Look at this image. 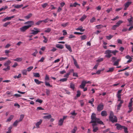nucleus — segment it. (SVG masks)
Masks as SVG:
<instances>
[{
  "label": "nucleus",
  "instance_id": "1",
  "mask_svg": "<svg viewBox=\"0 0 133 133\" xmlns=\"http://www.w3.org/2000/svg\"><path fill=\"white\" fill-rule=\"evenodd\" d=\"M91 118V123H97L99 124L104 125L103 122L101 121L99 118L96 117V115L94 113L92 114Z\"/></svg>",
  "mask_w": 133,
  "mask_h": 133
},
{
  "label": "nucleus",
  "instance_id": "2",
  "mask_svg": "<svg viewBox=\"0 0 133 133\" xmlns=\"http://www.w3.org/2000/svg\"><path fill=\"white\" fill-rule=\"evenodd\" d=\"M109 120L113 123L117 122V118L115 116H114V113L112 111L110 112Z\"/></svg>",
  "mask_w": 133,
  "mask_h": 133
},
{
  "label": "nucleus",
  "instance_id": "3",
  "mask_svg": "<svg viewBox=\"0 0 133 133\" xmlns=\"http://www.w3.org/2000/svg\"><path fill=\"white\" fill-rule=\"evenodd\" d=\"M104 54H105V57L106 58H109L112 56L111 50H106Z\"/></svg>",
  "mask_w": 133,
  "mask_h": 133
},
{
  "label": "nucleus",
  "instance_id": "4",
  "mask_svg": "<svg viewBox=\"0 0 133 133\" xmlns=\"http://www.w3.org/2000/svg\"><path fill=\"white\" fill-rule=\"evenodd\" d=\"M34 30H32L31 31L32 32L30 34H32L34 35H36L40 32V29L36 28H34Z\"/></svg>",
  "mask_w": 133,
  "mask_h": 133
},
{
  "label": "nucleus",
  "instance_id": "5",
  "mask_svg": "<svg viewBox=\"0 0 133 133\" xmlns=\"http://www.w3.org/2000/svg\"><path fill=\"white\" fill-rule=\"evenodd\" d=\"M104 105L102 103L99 104L97 106V109L98 111L100 112L103 109Z\"/></svg>",
  "mask_w": 133,
  "mask_h": 133
},
{
  "label": "nucleus",
  "instance_id": "6",
  "mask_svg": "<svg viewBox=\"0 0 133 133\" xmlns=\"http://www.w3.org/2000/svg\"><path fill=\"white\" fill-rule=\"evenodd\" d=\"M29 26H25L20 28V30L22 32H24L29 28Z\"/></svg>",
  "mask_w": 133,
  "mask_h": 133
},
{
  "label": "nucleus",
  "instance_id": "7",
  "mask_svg": "<svg viewBox=\"0 0 133 133\" xmlns=\"http://www.w3.org/2000/svg\"><path fill=\"white\" fill-rule=\"evenodd\" d=\"M25 24H28L27 26H29V28L31 27L32 25H34V22L32 21H28L25 22Z\"/></svg>",
  "mask_w": 133,
  "mask_h": 133
},
{
  "label": "nucleus",
  "instance_id": "8",
  "mask_svg": "<svg viewBox=\"0 0 133 133\" xmlns=\"http://www.w3.org/2000/svg\"><path fill=\"white\" fill-rule=\"evenodd\" d=\"M120 102L119 104L117 105V109L118 110H119L122 106V104L124 103L123 100H121L119 101Z\"/></svg>",
  "mask_w": 133,
  "mask_h": 133
},
{
  "label": "nucleus",
  "instance_id": "9",
  "mask_svg": "<svg viewBox=\"0 0 133 133\" xmlns=\"http://www.w3.org/2000/svg\"><path fill=\"white\" fill-rule=\"evenodd\" d=\"M86 84V81L84 80L81 83V85H80V87L82 89H83L84 88Z\"/></svg>",
  "mask_w": 133,
  "mask_h": 133
},
{
  "label": "nucleus",
  "instance_id": "10",
  "mask_svg": "<svg viewBox=\"0 0 133 133\" xmlns=\"http://www.w3.org/2000/svg\"><path fill=\"white\" fill-rule=\"evenodd\" d=\"M115 125L116 126L117 129L118 130H121L124 127V126H122L118 123H116L115 124Z\"/></svg>",
  "mask_w": 133,
  "mask_h": 133
},
{
  "label": "nucleus",
  "instance_id": "11",
  "mask_svg": "<svg viewBox=\"0 0 133 133\" xmlns=\"http://www.w3.org/2000/svg\"><path fill=\"white\" fill-rule=\"evenodd\" d=\"M14 16H12L10 17H7L3 19L2 20V21L3 22H5L7 20H11L12 18H14Z\"/></svg>",
  "mask_w": 133,
  "mask_h": 133
},
{
  "label": "nucleus",
  "instance_id": "12",
  "mask_svg": "<svg viewBox=\"0 0 133 133\" xmlns=\"http://www.w3.org/2000/svg\"><path fill=\"white\" fill-rule=\"evenodd\" d=\"M43 120L42 119H40L39 121L37 122L36 124V128H39V125L41 124Z\"/></svg>",
  "mask_w": 133,
  "mask_h": 133
},
{
  "label": "nucleus",
  "instance_id": "13",
  "mask_svg": "<svg viewBox=\"0 0 133 133\" xmlns=\"http://www.w3.org/2000/svg\"><path fill=\"white\" fill-rule=\"evenodd\" d=\"M101 115L103 117H106L108 115L107 112L105 110L102 111L101 112Z\"/></svg>",
  "mask_w": 133,
  "mask_h": 133
},
{
  "label": "nucleus",
  "instance_id": "14",
  "mask_svg": "<svg viewBox=\"0 0 133 133\" xmlns=\"http://www.w3.org/2000/svg\"><path fill=\"white\" fill-rule=\"evenodd\" d=\"M131 3V2H128L125 3V7L124 8V10H126Z\"/></svg>",
  "mask_w": 133,
  "mask_h": 133
},
{
  "label": "nucleus",
  "instance_id": "15",
  "mask_svg": "<svg viewBox=\"0 0 133 133\" xmlns=\"http://www.w3.org/2000/svg\"><path fill=\"white\" fill-rule=\"evenodd\" d=\"M11 63V61L9 60H8L4 63V65L5 67L8 66H9V65Z\"/></svg>",
  "mask_w": 133,
  "mask_h": 133
},
{
  "label": "nucleus",
  "instance_id": "16",
  "mask_svg": "<svg viewBox=\"0 0 133 133\" xmlns=\"http://www.w3.org/2000/svg\"><path fill=\"white\" fill-rule=\"evenodd\" d=\"M23 5L21 4V5H13V6H14V7L17 9H19L23 7Z\"/></svg>",
  "mask_w": 133,
  "mask_h": 133
},
{
  "label": "nucleus",
  "instance_id": "17",
  "mask_svg": "<svg viewBox=\"0 0 133 133\" xmlns=\"http://www.w3.org/2000/svg\"><path fill=\"white\" fill-rule=\"evenodd\" d=\"M14 116V115H11L10 117L7 119L6 121V122H10L11 120L13 118Z\"/></svg>",
  "mask_w": 133,
  "mask_h": 133
},
{
  "label": "nucleus",
  "instance_id": "18",
  "mask_svg": "<svg viewBox=\"0 0 133 133\" xmlns=\"http://www.w3.org/2000/svg\"><path fill=\"white\" fill-rule=\"evenodd\" d=\"M132 102L133 101L132 100V98H131L130 99V101L129 102V104L128 106V107L129 108H132Z\"/></svg>",
  "mask_w": 133,
  "mask_h": 133
},
{
  "label": "nucleus",
  "instance_id": "19",
  "mask_svg": "<svg viewBox=\"0 0 133 133\" xmlns=\"http://www.w3.org/2000/svg\"><path fill=\"white\" fill-rule=\"evenodd\" d=\"M65 46L66 48L70 52L72 51V49L70 46L69 45L66 44Z\"/></svg>",
  "mask_w": 133,
  "mask_h": 133
},
{
  "label": "nucleus",
  "instance_id": "20",
  "mask_svg": "<svg viewBox=\"0 0 133 133\" xmlns=\"http://www.w3.org/2000/svg\"><path fill=\"white\" fill-rule=\"evenodd\" d=\"M56 47L59 49H62L64 48V46L60 44H57L56 45Z\"/></svg>",
  "mask_w": 133,
  "mask_h": 133
},
{
  "label": "nucleus",
  "instance_id": "21",
  "mask_svg": "<svg viewBox=\"0 0 133 133\" xmlns=\"http://www.w3.org/2000/svg\"><path fill=\"white\" fill-rule=\"evenodd\" d=\"M34 81L37 84H39L41 83H43V82L41 81H39L38 80L36 79H34Z\"/></svg>",
  "mask_w": 133,
  "mask_h": 133
},
{
  "label": "nucleus",
  "instance_id": "22",
  "mask_svg": "<svg viewBox=\"0 0 133 133\" xmlns=\"http://www.w3.org/2000/svg\"><path fill=\"white\" fill-rule=\"evenodd\" d=\"M87 16L85 15H84L79 20L83 22L87 18Z\"/></svg>",
  "mask_w": 133,
  "mask_h": 133
},
{
  "label": "nucleus",
  "instance_id": "23",
  "mask_svg": "<svg viewBox=\"0 0 133 133\" xmlns=\"http://www.w3.org/2000/svg\"><path fill=\"white\" fill-rule=\"evenodd\" d=\"M70 88L73 90H74L75 88V84L72 83H71L70 84Z\"/></svg>",
  "mask_w": 133,
  "mask_h": 133
},
{
  "label": "nucleus",
  "instance_id": "24",
  "mask_svg": "<svg viewBox=\"0 0 133 133\" xmlns=\"http://www.w3.org/2000/svg\"><path fill=\"white\" fill-rule=\"evenodd\" d=\"M12 128V126H10L8 128V131H7L6 133H11V130Z\"/></svg>",
  "mask_w": 133,
  "mask_h": 133
},
{
  "label": "nucleus",
  "instance_id": "25",
  "mask_svg": "<svg viewBox=\"0 0 133 133\" xmlns=\"http://www.w3.org/2000/svg\"><path fill=\"white\" fill-rule=\"evenodd\" d=\"M64 121L62 119H61L59 121L58 125L59 126L62 125Z\"/></svg>",
  "mask_w": 133,
  "mask_h": 133
},
{
  "label": "nucleus",
  "instance_id": "26",
  "mask_svg": "<svg viewBox=\"0 0 133 133\" xmlns=\"http://www.w3.org/2000/svg\"><path fill=\"white\" fill-rule=\"evenodd\" d=\"M120 61V59H118L115 61L114 63V65L115 66H117L119 64V62Z\"/></svg>",
  "mask_w": 133,
  "mask_h": 133
},
{
  "label": "nucleus",
  "instance_id": "27",
  "mask_svg": "<svg viewBox=\"0 0 133 133\" xmlns=\"http://www.w3.org/2000/svg\"><path fill=\"white\" fill-rule=\"evenodd\" d=\"M19 121L18 120H16L14 123L13 125L14 126L16 127L18 123L19 122Z\"/></svg>",
  "mask_w": 133,
  "mask_h": 133
},
{
  "label": "nucleus",
  "instance_id": "28",
  "mask_svg": "<svg viewBox=\"0 0 133 133\" xmlns=\"http://www.w3.org/2000/svg\"><path fill=\"white\" fill-rule=\"evenodd\" d=\"M83 28V27H79L76 30H79L81 32H83L85 31V30L84 29H82Z\"/></svg>",
  "mask_w": 133,
  "mask_h": 133
},
{
  "label": "nucleus",
  "instance_id": "29",
  "mask_svg": "<svg viewBox=\"0 0 133 133\" xmlns=\"http://www.w3.org/2000/svg\"><path fill=\"white\" fill-rule=\"evenodd\" d=\"M51 115L44 116L43 117V118L44 119H49L51 118Z\"/></svg>",
  "mask_w": 133,
  "mask_h": 133
},
{
  "label": "nucleus",
  "instance_id": "30",
  "mask_svg": "<svg viewBox=\"0 0 133 133\" xmlns=\"http://www.w3.org/2000/svg\"><path fill=\"white\" fill-rule=\"evenodd\" d=\"M32 16V14L31 13H30L27 16L25 17V18L28 19L30 18Z\"/></svg>",
  "mask_w": 133,
  "mask_h": 133
},
{
  "label": "nucleus",
  "instance_id": "31",
  "mask_svg": "<svg viewBox=\"0 0 133 133\" xmlns=\"http://www.w3.org/2000/svg\"><path fill=\"white\" fill-rule=\"evenodd\" d=\"M117 97L118 98V101L119 102L121 100H122L121 99V95L120 94H117Z\"/></svg>",
  "mask_w": 133,
  "mask_h": 133
},
{
  "label": "nucleus",
  "instance_id": "32",
  "mask_svg": "<svg viewBox=\"0 0 133 133\" xmlns=\"http://www.w3.org/2000/svg\"><path fill=\"white\" fill-rule=\"evenodd\" d=\"M123 22L121 20H119L118 22H117L116 23V25H117V26L118 27H119L120 24L122 23Z\"/></svg>",
  "mask_w": 133,
  "mask_h": 133
},
{
  "label": "nucleus",
  "instance_id": "33",
  "mask_svg": "<svg viewBox=\"0 0 133 133\" xmlns=\"http://www.w3.org/2000/svg\"><path fill=\"white\" fill-rule=\"evenodd\" d=\"M22 58H18L15 59H14L13 60L15 61H16L18 62H20L22 61Z\"/></svg>",
  "mask_w": 133,
  "mask_h": 133
},
{
  "label": "nucleus",
  "instance_id": "34",
  "mask_svg": "<svg viewBox=\"0 0 133 133\" xmlns=\"http://www.w3.org/2000/svg\"><path fill=\"white\" fill-rule=\"evenodd\" d=\"M77 130V128L76 127H75L74 129L72 130L71 133H75Z\"/></svg>",
  "mask_w": 133,
  "mask_h": 133
},
{
  "label": "nucleus",
  "instance_id": "35",
  "mask_svg": "<svg viewBox=\"0 0 133 133\" xmlns=\"http://www.w3.org/2000/svg\"><path fill=\"white\" fill-rule=\"evenodd\" d=\"M114 70V68L113 67L110 68H109V70L107 71V72H112Z\"/></svg>",
  "mask_w": 133,
  "mask_h": 133
},
{
  "label": "nucleus",
  "instance_id": "36",
  "mask_svg": "<svg viewBox=\"0 0 133 133\" xmlns=\"http://www.w3.org/2000/svg\"><path fill=\"white\" fill-rule=\"evenodd\" d=\"M80 37L81 40H84L87 38V36L86 35H84L83 36H81Z\"/></svg>",
  "mask_w": 133,
  "mask_h": 133
},
{
  "label": "nucleus",
  "instance_id": "37",
  "mask_svg": "<svg viewBox=\"0 0 133 133\" xmlns=\"http://www.w3.org/2000/svg\"><path fill=\"white\" fill-rule=\"evenodd\" d=\"M27 71L26 70L24 69V70H23L22 71V74L23 75H27Z\"/></svg>",
  "mask_w": 133,
  "mask_h": 133
},
{
  "label": "nucleus",
  "instance_id": "38",
  "mask_svg": "<svg viewBox=\"0 0 133 133\" xmlns=\"http://www.w3.org/2000/svg\"><path fill=\"white\" fill-rule=\"evenodd\" d=\"M34 76L35 77H40V75L38 73H33Z\"/></svg>",
  "mask_w": 133,
  "mask_h": 133
},
{
  "label": "nucleus",
  "instance_id": "39",
  "mask_svg": "<svg viewBox=\"0 0 133 133\" xmlns=\"http://www.w3.org/2000/svg\"><path fill=\"white\" fill-rule=\"evenodd\" d=\"M113 36L109 35V36H106V38L108 40L111 39Z\"/></svg>",
  "mask_w": 133,
  "mask_h": 133
},
{
  "label": "nucleus",
  "instance_id": "40",
  "mask_svg": "<svg viewBox=\"0 0 133 133\" xmlns=\"http://www.w3.org/2000/svg\"><path fill=\"white\" fill-rule=\"evenodd\" d=\"M24 117V115L23 114H22L20 115L19 119L18 120L20 122L22 121Z\"/></svg>",
  "mask_w": 133,
  "mask_h": 133
},
{
  "label": "nucleus",
  "instance_id": "41",
  "mask_svg": "<svg viewBox=\"0 0 133 133\" xmlns=\"http://www.w3.org/2000/svg\"><path fill=\"white\" fill-rule=\"evenodd\" d=\"M74 64L75 65L76 67L77 68L79 69V67L78 65L77 64V62L76 61V60L74 61Z\"/></svg>",
  "mask_w": 133,
  "mask_h": 133
},
{
  "label": "nucleus",
  "instance_id": "42",
  "mask_svg": "<svg viewBox=\"0 0 133 133\" xmlns=\"http://www.w3.org/2000/svg\"><path fill=\"white\" fill-rule=\"evenodd\" d=\"M45 85L46 86L49 87H52V85H50V84L48 82L46 81L45 82Z\"/></svg>",
  "mask_w": 133,
  "mask_h": 133
},
{
  "label": "nucleus",
  "instance_id": "43",
  "mask_svg": "<svg viewBox=\"0 0 133 133\" xmlns=\"http://www.w3.org/2000/svg\"><path fill=\"white\" fill-rule=\"evenodd\" d=\"M96 20V18L94 17H93L90 20V22L91 23H93Z\"/></svg>",
  "mask_w": 133,
  "mask_h": 133
},
{
  "label": "nucleus",
  "instance_id": "44",
  "mask_svg": "<svg viewBox=\"0 0 133 133\" xmlns=\"http://www.w3.org/2000/svg\"><path fill=\"white\" fill-rule=\"evenodd\" d=\"M6 67H7L6 68L3 69V70L5 71H7L10 70V66H8Z\"/></svg>",
  "mask_w": 133,
  "mask_h": 133
},
{
  "label": "nucleus",
  "instance_id": "45",
  "mask_svg": "<svg viewBox=\"0 0 133 133\" xmlns=\"http://www.w3.org/2000/svg\"><path fill=\"white\" fill-rule=\"evenodd\" d=\"M93 129V131L94 132H96L98 130V128L96 127H94V128H92Z\"/></svg>",
  "mask_w": 133,
  "mask_h": 133
},
{
  "label": "nucleus",
  "instance_id": "46",
  "mask_svg": "<svg viewBox=\"0 0 133 133\" xmlns=\"http://www.w3.org/2000/svg\"><path fill=\"white\" fill-rule=\"evenodd\" d=\"M51 30V29L50 28H48L46 30H45L44 32H46L49 33L50 32Z\"/></svg>",
  "mask_w": 133,
  "mask_h": 133
},
{
  "label": "nucleus",
  "instance_id": "47",
  "mask_svg": "<svg viewBox=\"0 0 133 133\" xmlns=\"http://www.w3.org/2000/svg\"><path fill=\"white\" fill-rule=\"evenodd\" d=\"M111 54L112 53L114 55H116V53L118 52V51L116 50L113 51H112L111 50Z\"/></svg>",
  "mask_w": 133,
  "mask_h": 133
},
{
  "label": "nucleus",
  "instance_id": "48",
  "mask_svg": "<svg viewBox=\"0 0 133 133\" xmlns=\"http://www.w3.org/2000/svg\"><path fill=\"white\" fill-rule=\"evenodd\" d=\"M97 28L98 29H99L102 28L103 27V26L102 25H97L96 26Z\"/></svg>",
  "mask_w": 133,
  "mask_h": 133
},
{
  "label": "nucleus",
  "instance_id": "49",
  "mask_svg": "<svg viewBox=\"0 0 133 133\" xmlns=\"http://www.w3.org/2000/svg\"><path fill=\"white\" fill-rule=\"evenodd\" d=\"M67 80V78H63L60 79L59 81L61 82H66Z\"/></svg>",
  "mask_w": 133,
  "mask_h": 133
},
{
  "label": "nucleus",
  "instance_id": "50",
  "mask_svg": "<svg viewBox=\"0 0 133 133\" xmlns=\"http://www.w3.org/2000/svg\"><path fill=\"white\" fill-rule=\"evenodd\" d=\"M78 4L77 3L75 2L74 4H73L72 5H70V7H75Z\"/></svg>",
  "mask_w": 133,
  "mask_h": 133
},
{
  "label": "nucleus",
  "instance_id": "51",
  "mask_svg": "<svg viewBox=\"0 0 133 133\" xmlns=\"http://www.w3.org/2000/svg\"><path fill=\"white\" fill-rule=\"evenodd\" d=\"M10 23V22H8L5 23L3 25V26L4 27H6Z\"/></svg>",
  "mask_w": 133,
  "mask_h": 133
},
{
  "label": "nucleus",
  "instance_id": "52",
  "mask_svg": "<svg viewBox=\"0 0 133 133\" xmlns=\"http://www.w3.org/2000/svg\"><path fill=\"white\" fill-rule=\"evenodd\" d=\"M69 24L68 22H67L65 23H63L61 24V25L63 27H65L67 26Z\"/></svg>",
  "mask_w": 133,
  "mask_h": 133
},
{
  "label": "nucleus",
  "instance_id": "53",
  "mask_svg": "<svg viewBox=\"0 0 133 133\" xmlns=\"http://www.w3.org/2000/svg\"><path fill=\"white\" fill-rule=\"evenodd\" d=\"M94 98H92L89 101L88 103H90L91 104H92L94 102Z\"/></svg>",
  "mask_w": 133,
  "mask_h": 133
},
{
  "label": "nucleus",
  "instance_id": "54",
  "mask_svg": "<svg viewBox=\"0 0 133 133\" xmlns=\"http://www.w3.org/2000/svg\"><path fill=\"white\" fill-rule=\"evenodd\" d=\"M42 22V20L39 21L35 23V25H39L41 24Z\"/></svg>",
  "mask_w": 133,
  "mask_h": 133
},
{
  "label": "nucleus",
  "instance_id": "55",
  "mask_svg": "<svg viewBox=\"0 0 133 133\" xmlns=\"http://www.w3.org/2000/svg\"><path fill=\"white\" fill-rule=\"evenodd\" d=\"M21 77V74H19L18 76H15L14 77V78L16 79V78H19Z\"/></svg>",
  "mask_w": 133,
  "mask_h": 133
},
{
  "label": "nucleus",
  "instance_id": "56",
  "mask_svg": "<svg viewBox=\"0 0 133 133\" xmlns=\"http://www.w3.org/2000/svg\"><path fill=\"white\" fill-rule=\"evenodd\" d=\"M77 94L76 95V97H79L81 95L80 91H77Z\"/></svg>",
  "mask_w": 133,
  "mask_h": 133
},
{
  "label": "nucleus",
  "instance_id": "57",
  "mask_svg": "<svg viewBox=\"0 0 133 133\" xmlns=\"http://www.w3.org/2000/svg\"><path fill=\"white\" fill-rule=\"evenodd\" d=\"M45 81H49L50 80L49 76L47 74H46L45 75Z\"/></svg>",
  "mask_w": 133,
  "mask_h": 133
},
{
  "label": "nucleus",
  "instance_id": "58",
  "mask_svg": "<svg viewBox=\"0 0 133 133\" xmlns=\"http://www.w3.org/2000/svg\"><path fill=\"white\" fill-rule=\"evenodd\" d=\"M49 19L48 18H47L46 19H45L44 20H42V22H43L44 23H46L47 22L49 21Z\"/></svg>",
  "mask_w": 133,
  "mask_h": 133
},
{
  "label": "nucleus",
  "instance_id": "59",
  "mask_svg": "<svg viewBox=\"0 0 133 133\" xmlns=\"http://www.w3.org/2000/svg\"><path fill=\"white\" fill-rule=\"evenodd\" d=\"M8 8V6H6L4 7H3L1 9H0V11H2L3 10H5V9H7Z\"/></svg>",
  "mask_w": 133,
  "mask_h": 133
},
{
  "label": "nucleus",
  "instance_id": "60",
  "mask_svg": "<svg viewBox=\"0 0 133 133\" xmlns=\"http://www.w3.org/2000/svg\"><path fill=\"white\" fill-rule=\"evenodd\" d=\"M33 68V67L32 66H30L28 67L27 68V71L29 72Z\"/></svg>",
  "mask_w": 133,
  "mask_h": 133
},
{
  "label": "nucleus",
  "instance_id": "61",
  "mask_svg": "<svg viewBox=\"0 0 133 133\" xmlns=\"http://www.w3.org/2000/svg\"><path fill=\"white\" fill-rule=\"evenodd\" d=\"M118 27L116 24L114 25L112 28V29L113 30H115Z\"/></svg>",
  "mask_w": 133,
  "mask_h": 133
},
{
  "label": "nucleus",
  "instance_id": "62",
  "mask_svg": "<svg viewBox=\"0 0 133 133\" xmlns=\"http://www.w3.org/2000/svg\"><path fill=\"white\" fill-rule=\"evenodd\" d=\"M70 114L75 116L77 115V113L75 112V110H74L72 112L70 113Z\"/></svg>",
  "mask_w": 133,
  "mask_h": 133
},
{
  "label": "nucleus",
  "instance_id": "63",
  "mask_svg": "<svg viewBox=\"0 0 133 133\" xmlns=\"http://www.w3.org/2000/svg\"><path fill=\"white\" fill-rule=\"evenodd\" d=\"M36 102H39L40 103H42L43 101L39 99H37L36 101Z\"/></svg>",
  "mask_w": 133,
  "mask_h": 133
},
{
  "label": "nucleus",
  "instance_id": "64",
  "mask_svg": "<svg viewBox=\"0 0 133 133\" xmlns=\"http://www.w3.org/2000/svg\"><path fill=\"white\" fill-rule=\"evenodd\" d=\"M48 5V3H45L42 4V6L43 8H44L46 7Z\"/></svg>",
  "mask_w": 133,
  "mask_h": 133
}]
</instances>
